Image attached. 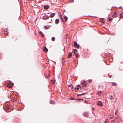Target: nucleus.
<instances>
[{"label":"nucleus","instance_id":"f257e3e1","mask_svg":"<svg viewBox=\"0 0 123 123\" xmlns=\"http://www.w3.org/2000/svg\"><path fill=\"white\" fill-rule=\"evenodd\" d=\"M108 98L109 99L111 100L112 102H115L116 101L115 98L113 96L110 95L108 97Z\"/></svg>","mask_w":123,"mask_h":123},{"label":"nucleus","instance_id":"f03ea898","mask_svg":"<svg viewBox=\"0 0 123 123\" xmlns=\"http://www.w3.org/2000/svg\"><path fill=\"white\" fill-rule=\"evenodd\" d=\"M81 85L85 87L87 85V83L85 81H82L81 82Z\"/></svg>","mask_w":123,"mask_h":123},{"label":"nucleus","instance_id":"7ed1b4c3","mask_svg":"<svg viewBox=\"0 0 123 123\" xmlns=\"http://www.w3.org/2000/svg\"><path fill=\"white\" fill-rule=\"evenodd\" d=\"M68 89L69 90H72V91L74 90V87H73V85L71 84L69 85Z\"/></svg>","mask_w":123,"mask_h":123},{"label":"nucleus","instance_id":"20e7f679","mask_svg":"<svg viewBox=\"0 0 123 123\" xmlns=\"http://www.w3.org/2000/svg\"><path fill=\"white\" fill-rule=\"evenodd\" d=\"M74 42V47L77 48H79L80 47L79 45L78 44H77V42L76 41H75Z\"/></svg>","mask_w":123,"mask_h":123},{"label":"nucleus","instance_id":"39448f33","mask_svg":"<svg viewBox=\"0 0 123 123\" xmlns=\"http://www.w3.org/2000/svg\"><path fill=\"white\" fill-rule=\"evenodd\" d=\"M83 115L84 116L87 117L89 116V113L88 112H85L83 113Z\"/></svg>","mask_w":123,"mask_h":123},{"label":"nucleus","instance_id":"423d86ee","mask_svg":"<svg viewBox=\"0 0 123 123\" xmlns=\"http://www.w3.org/2000/svg\"><path fill=\"white\" fill-rule=\"evenodd\" d=\"M49 16H43L42 18L44 20L47 19H49Z\"/></svg>","mask_w":123,"mask_h":123},{"label":"nucleus","instance_id":"0eeeda50","mask_svg":"<svg viewBox=\"0 0 123 123\" xmlns=\"http://www.w3.org/2000/svg\"><path fill=\"white\" fill-rule=\"evenodd\" d=\"M17 38L15 37H12L11 38V40L13 41H15L17 40Z\"/></svg>","mask_w":123,"mask_h":123},{"label":"nucleus","instance_id":"6e6552de","mask_svg":"<svg viewBox=\"0 0 123 123\" xmlns=\"http://www.w3.org/2000/svg\"><path fill=\"white\" fill-rule=\"evenodd\" d=\"M55 81V80L54 78L52 79L51 81V83L54 84Z\"/></svg>","mask_w":123,"mask_h":123},{"label":"nucleus","instance_id":"1a4fd4ad","mask_svg":"<svg viewBox=\"0 0 123 123\" xmlns=\"http://www.w3.org/2000/svg\"><path fill=\"white\" fill-rule=\"evenodd\" d=\"M117 16V13L116 11H115L113 15V17H116Z\"/></svg>","mask_w":123,"mask_h":123},{"label":"nucleus","instance_id":"9d476101","mask_svg":"<svg viewBox=\"0 0 123 123\" xmlns=\"http://www.w3.org/2000/svg\"><path fill=\"white\" fill-rule=\"evenodd\" d=\"M102 102L100 101L98 102L97 104V105H98L99 106H102Z\"/></svg>","mask_w":123,"mask_h":123},{"label":"nucleus","instance_id":"9b49d317","mask_svg":"<svg viewBox=\"0 0 123 123\" xmlns=\"http://www.w3.org/2000/svg\"><path fill=\"white\" fill-rule=\"evenodd\" d=\"M49 102L51 104H55V101H52V100H50Z\"/></svg>","mask_w":123,"mask_h":123},{"label":"nucleus","instance_id":"f8f14e48","mask_svg":"<svg viewBox=\"0 0 123 123\" xmlns=\"http://www.w3.org/2000/svg\"><path fill=\"white\" fill-rule=\"evenodd\" d=\"M55 15V13H53L50 14L49 17L51 18L53 17Z\"/></svg>","mask_w":123,"mask_h":123},{"label":"nucleus","instance_id":"ddd939ff","mask_svg":"<svg viewBox=\"0 0 123 123\" xmlns=\"http://www.w3.org/2000/svg\"><path fill=\"white\" fill-rule=\"evenodd\" d=\"M120 18H123V12H122L120 13Z\"/></svg>","mask_w":123,"mask_h":123},{"label":"nucleus","instance_id":"4468645a","mask_svg":"<svg viewBox=\"0 0 123 123\" xmlns=\"http://www.w3.org/2000/svg\"><path fill=\"white\" fill-rule=\"evenodd\" d=\"M102 91H98L97 93V94L99 95L100 96L101 95Z\"/></svg>","mask_w":123,"mask_h":123},{"label":"nucleus","instance_id":"2eb2a0df","mask_svg":"<svg viewBox=\"0 0 123 123\" xmlns=\"http://www.w3.org/2000/svg\"><path fill=\"white\" fill-rule=\"evenodd\" d=\"M43 50L44 52H47L48 51L46 47L44 48Z\"/></svg>","mask_w":123,"mask_h":123},{"label":"nucleus","instance_id":"dca6fc26","mask_svg":"<svg viewBox=\"0 0 123 123\" xmlns=\"http://www.w3.org/2000/svg\"><path fill=\"white\" fill-rule=\"evenodd\" d=\"M72 54L71 52H70L69 53L68 55V58H70V57L72 56Z\"/></svg>","mask_w":123,"mask_h":123},{"label":"nucleus","instance_id":"f3484780","mask_svg":"<svg viewBox=\"0 0 123 123\" xmlns=\"http://www.w3.org/2000/svg\"><path fill=\"white\" fill-rule=\"evenodd\" d=\"M55 22L56 24H58L59 22V19H56L55 21Z\"/></svg>","mask_w":123,"mask_h":123},{"label":"nucleus","instance_id":"a211bd4d","mask_svg":"<svg viewBox=\"0 0 123 123\" xmlns=\"http://www.w3.org/2000/svg\"><path fill=\"white\" fill-rule=\"evenodd\" d=\"M64 18L65 20V21H64V23L67 20L68 18L67 17L65 16V17H64Z\"/></svg>","mask_w":123,"mask_h":123},{"label":"nucleus","instance_id":"6ab92c4d","mask_svg":"<svg viewBox=\"0 0 123 123\" xmlns=\"http://www.w3.org/2000/svg\"><path fill=\"white\" fill-rule=\"evenodd\" d=\"M113 19L112 18H108L107 20L109 21H111Z\"/></svg>","mask_w":123,"mask_h":123},{"label":"nucleus","instance_id":"aec40b11","mask_svg":"<svg viewBox=\"0 0 123 123\" xmlns=\"http://www.w3.org/2000/svg\"><path fill=\"white\" fill-rule=\"evenodd\" d=\"M48 8L49 6L47 5L45 6H44V8L45 9H47Z\"/></svg>","mask_w":123,"mask_h":123},{"label":"nucleus","instance_id":"412c9836","mask_svg":"<svg viewBox=\"0 0 123 123\" xmlns=\"http://www.w3.org/2000/svg\"><path fill=\"white\" fill-rule=\"evenodd\" d=\"M39 33L40 35H41V36L42 37H43L44 36V35L43 34L41 31Z\"/></svg>","mask_w":123,"mask_h":123},{"label":"nucleus","instance_id":"4be33fe9","mask_svg":"<svg viewBox=\"0 0 123 123\" xmlns=\"http://www.w3.org/2000/svg\"><path fill=\"white\" fill-rule=\"evenodd\" d=\"M60 18L63 21V22H64V21L63 20V19L62 18V15H60Z\"/></svg>","mask_w":123,"mask_h":123},{"label":"nucleus","instance_id":"5701e85b","mask_svg":"<svg viewBox=\"0 0 123 123\" xmlns=\"http://www.w3.org/2000/svg\"><path fill=\"white\" fill-rule=\"evenodd\" d=\"M117 84H116V83L115 82H113L112 84V86H116L117 85Z\"/></svg>","mask_w":123,"mask_h":123},{"label":"nucleus","instance_id":"b1692460","mask_svg":"<svg viewBox=\"0 0 123 123\" xmlns=\"http://www.w3.org/2000/svg\"><path fill=\"white\" fill-rule=\"evenodd\" d=\"M12 87V86H11L10 85H8V87L10 88H11Z\"/></svg>","mask_w":123,"mask_h":123},{"label":"nucleus","instance_id":"393cba45","mask_svg":"<svg viewBox=\"0 0 123 123\" xmlns=\"http://www.w3.org/2000/svg\"><path fill=\"white\" fill-rule=\"evenodd\" d=\"M44 28L45 29H47L49 28V27L48 26H45L44 27Z\"/></svg>","mask_w":123,"mask_h":123},{"label":"nucleus","instance_id":"a878e982","mask_svg":"<svg viewBox=\"0 0 123 123\" xmlns=\"http://www.w3.org/2000/svg\"><path fill=\"white\" fill-rule=\"evenodd\" d=\"M77 52V50L76 49H74L73 50V52L74 53H76Z\"/></svg>","mask_w":123,"mask_h":123},{"label":"nucleus","instance_id":"bb28decb","mask_svg":"<svg viewBox=\"0 0 123 123\" xmlns=\"http://www.w3.org/2000/svg\"><path fill=\"white\" fill-rule=\"evenodd\" d=\"M75 54V55L76 57H78V55L76 53H74Z\"/></svg>","mask_w":123,"mask_h":123},{"label":"nucleus","instance_id":"cd10ccee","mask_svg":"<svg viewBox=\"0 0 123 123\" xmlns=\"http://www.w3.org/2000/svg\"><path fill=\"white\" fill-rule=\"evenodd\" d=\"M55 40V38L54 37H53L52 38V41H54Z\"/></svg>","mask_w":123,"mask_h":123},{"label":"nucleus","instance_id":"c85d7f7f","mask_svg":"<svg viewBox=\"0 0 123 123\" xmlns=\"http://www.w3.org/2000/svg\"><path fill=\"white\" fill-rule=\"evenodd\" d=\"M92 81V80L91 79H89L88 80V81L89 82H90Z\"/></svg>","mask_w":123,"mask_h":123},{"label":"nucleus","instance_id":"c756f323","mask_svg":"<svg viewBox=\"0 0 123 123\" xmlns=\"http://www.w3.org/2000/svg\"><path fill=\"white\" fill-rule=\"evenodd\" d=\"M79 89V87H78L75 88V90H78Z\"/></svg>","mask_w":123,"mask_h":123},{"label":"nucleus","instance_id":"7c9ffc66","mask_svg":"<svg viewBox=\"0 0 123 123\" xmlns=\"http://www.w3.org/2000/svg\"><path fill=\"white\" fill-rule=\"evenodd\" d=\"M4 34L6 35H7V32H5V31L4 32Z\"/></svg>","mask_w":123,"mask_h":123},{"label":"nucleus","instance_id":"2f4dec72","mask_svg":"<svg viewBox=\"0 0 123 123\" xmlns=\"http://www.w3.org/2000/svg\"><path fill=\"white\" fill-rule=\"evenodd\" d=\"M101 22H102V23H101V24H103L104 22V20H102V21H101Z\"/></svg>","mask_w":123,"mask_h":123},{"label":"nucleus","instance_id":"473e14b6","mask_svg":"<svg viewBox=\"0 0 123 123\" xmlns=\"http://www.w3.org/2000/svg\"><path fill=\"white\" fill-rule=\"evenodd\" d=\"M108 121L107 120H105V122H104V123H107V122H108Z\"/></svg>","mask_w":123,"mask_h":123},{"label":"nucleus","instance_id":"72a5a7b5","mask_svg":"<svg viewBox=\"0 0 123 123\" xmlns=\"http://www.w3.org/2000/svg\"><path fill=\"white\" fill-rule=\"evenodd\" d=\"M77 86L78 87H79V88H81V87L80 86V85H78Z\"/></svg>","mask_w":123,"mask_h":123},{"label":"nucleus","instance_id":"f704fd0d","mask_svg":"<svg viewBox=\"0 0 123 123\" xmlns=\"http://www.w3.org/2000/svg\"><path fill=\"white\" fill-rule=\"evenodd\" d=\"M115 121V119H114V120L111 121L112 122H114V121Z\"/></svg>","mask_w":123,"mask_h":123},{"label":"nucleus","instance_id":"c9c22d12","mask_svg":"<svg viewBox=\"0 0 123 123\" xmlns=\"http://www.w3.org/2000/svg\"><path fill=\"white\" fill-rule=\"evenodd\" d=\"M86 93L85 92V93H82V95H83Z\"/></svg>","mask_w":123,"mask_h":123},{"label":"nucleus","instance_id":"e433bc0d","mask_svg":"<svg viewBox=\"0 0 123 123\" xmlns=\"http://www.w3.org/2000/svg\"><path fill=\"white\" fill-rule=\"evenodd\" d=\"M116 112H117V111H116L115 113V115H117V113Z\"/></svg>","mask_w":123,"mask_h":123},{"label":"nucleus","instance_id":"4c0bfd02","mask_svg":"<svg viewBox=\"0 0 123 123\" xmlns=\"http://www.w3.org/2000/svg\"><path fill=\"white\" fill-rule=\"evenodd\" d=\"M48 76H50V74H49V73L48 74Z\"/></svg>","mask_w":123,"mask_h":123},{"label":"nucleus","instance_id":"58836bf2","mask_svg":"<svg viewBox=\"0 0 123 123\" xmlns=\"http://www.w3.org/2000/svg\"><path fill=\"white\" fill-rule=\"evenodd\" d=\"M82 95V94H79V95H79V96H80V95Z\"/></svg>","mask_w":123,"mask_h":123},{"label":"nucleus","instance_id":"ea45409f","mask_svg":"<svg viewBox=\"0 0 123 123\" xmlns=\"http://www.w3.org/2000/svg\"><path fill=\"white\" fill-rule=\"evenodd\" d=\"M113 117H110V119H112L113 118Z\"/></svg>","mask_w":123,"mask_h":123},{"label":"nucleus","instance_id":"a19ab883","mask_svg":"<svg viewBox=\"0 0 123 123\" xmlns=\"http://www.w3.org/2000/svg\"><path fill=\"white\" fill-rule=\"evenodd\" d=\"M101 86L100 85H99V86H98V87H101Z\"/></svg>","mask_w":123,"mask_h":123},{"label":"nucleus","instance_id":"79ce46f5","mask_svg":"<svg viewBox=\"0 0 123 123\" xmlns=\"http://www.w3.org/2000/svg\"><path fill=\"white\" fill-rule=\"evenodd\" d=\"M70 99H71V100H73V99L72 98H70Z\"/></svg>","mask_w":123,"mask_h":123},{"label":"nucleus","instance_id":"37998d69","mask_svg":"<svg viewBox=\"0 0 123 123\" xmlns=\"http://www.w3.org/2000/svg\"><path fill=\"white\" fill-rule=\"evenodd\" d=\"M80 100H83V99H79Z\"/></svg>","mask_w":123,"mask_h":123},{"label":"nucleus","instance_id":"c03bdc74","mask_svg":"<svg viewBox=\"0 0 123 123\" xmlns=\"http://www.w3.org/2000/svg\"><path fill=\"white\" fill-rule=\"evenodd\" d=\"M77 99V100H79V99Z\"/></svg>","mask_w":123,"mask_h":123}]
</instances>
